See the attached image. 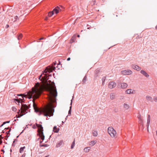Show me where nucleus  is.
<instances>
[{"instance_id": "obj_31", "label": "nucleus", "mask_w": 157, "mask_h": 157, "mask_svg": "<svg viewBox=\"0 0 157 157\" xmlns=\"http://www.w3.org/2000/svg\"><path fill=\"white\" fill-rule=\"evenodd\" d=\"M71 106L70 107V109L69 110V111L68 113L69 114H71Z\"/></svg>"}, {"instance_id": "obj_44", "label": "nucleus", "mask_w": 157, "mask_h": 157, "mask_svg": "<svg viewBox=\"0 0 157 157\" xmlns=\"http://www.w3.org/2000/svg\"><path fill=\"white\" fill-rule=\"evenodd\" d=\"M49 155H47V156H45V157H49Z\"/></svg>"}, {"instance_id": "obj_6", "label": "nucleus", "mask_w": 157, "mask_h": 157, "mask_svg": "<svg viewBox=\"0 0 157 157\" xmlns=\"http://www.w3.org/2000/svg\"><path fill=\"white\" fill-rule=\"evenodd\" d=\"M121 72L122 74L124 75H131L132 73V72L131 70L128 69L123 70Z\"/></svg>"}, {"instance_id": "obj_5", "label": "nucleus", "mask_w": 157, "mask_h": 157, "mask_svg": "<svg viewBox=\"0 0 157 157\" xmlns=\"http://www.w3.org/2000/svg\"><path fill=\"white\" fill-rule=\"evenodd\" d=\"M125 93L126 94H135L136 93V91L133 89H128L125 91Z\"/></svg>"}, {"instance_id": "obj_10", "label": "nucleus", "mask_w": 157, "mask_h": 157, "mask_svg": "<svg viewBox=\"0 0 157 157\" xmlns=\"http://www.w3.org/2000/svg\"><path fill=\"white\" fill-rule=\"evenodd\" d=\"M131 67L132 68L137 71H140L141 70V68L140 67L136 65H132Z\"/></svg>"}, {"instance_id": "obj_33", "label": "nucleus", "mask_w": 157, "mask_h": 157, "mask_svg": "<svg viewBox=\"0 0 157 157\" xmlns=\"http://www.w3.org/2000/svg\"><path fill=\"white\" fill-rule=\"evenodd\" d=\"M15 100L16 101H17L18 103H19L20 102V101L18 99H15Z\"/></svg>"}, {"instance_id": "obj_42", "label": "nucleus", "mask_w": 157, "mask_h": 157, "mask_svg": "<svg viewBox=\"0 0 157 157\" xmlns=\"http://www.w3.org/2000/svg\"><path fill=\"white\" fill-rule=\"evenodd\" d=\"M6 123V122H4L3 123V124H2V125L1 126H2L3 124H5Z\"/></svg>"}, {"instance_id": "obj_12", "label": "nucleus", "mask_w": 157, "mask_h": 157, "mask_svg": "<svg viewBox=\"0 0 157 157\" xmlns=\"http://www.w3.org/2000/svg\"><path fill=\"white\" fill-rule=\"evenodd\" d=\"M110 99L111 100L115 99L116 98V94L114 93H111L109 94Z\"/></svg>"}, {"instance_id": "obj_47", "label": "nucleus", "mask_w": 157, "mask_h": 157, "mask_svg": "<svg viewBox=\"0 0 157 157\" xmlns=\"http://www.w3.org/2000/svg\"><path fill=\"white\" fill-rule=\"evenodd\" d=\"M21 103L22 102H23V101L21 99Z\"/></svg>"}, {"instance_id": "obj_16", "label": "nucleus", "mask_w": 157, "mask_h": 157, "mask_svg": "<svg viewBox=\"0 0 157 157\" xmlns=\"http://www.w3.org/2000/svg\"><path fill=\"white\" fill-rule=\"evenodd\" d=\"M138 118L139 119V123L141 124H143V119L141 118V116L140 114L138 115Z\"/></svg>"}, {"instance_id": "obj_4", "label": "nucleus", "mask_w": 157, "mask_h": 157, "mask_svg": "<svg viewBox=\"0 0 157 157\" xmlns=\"http://www.w3.org/2000/svg\"><path fill=\"white\" fill-rule=\"evenodd\" d=\"M28 109V107L26 105L24 104L22 105L21 107V113H22V114H19V113H20V110H19V111L17 112L18 114H19V115L18 116V117H21L24 114L27 113V110Z\"/></svg>"}, {"instance_id": "obj_21", "label": "nucleus", "mask_w": 157, "mask_h": 157, "mask_svg": "<svg viewBox=\"0 0 157 157\" xmlns=\"http://www.w3.org/2000/svg\"><path fill=\"white\" fill-rule=\"evenodd\" d=\"M90 149V147H87L84 148V151L85 152H88L89 151Z\"/></svg>"}, {"instance_id": "obj_32", "label": "nucleus", "mask_w": 157, "mask_h": 157, "mask_svg": "<svg viewBox=\"0 0 157 157\" xmlns=\"http://www.w3.org/2000/svg\"><path fill=\"white\" fill-rule=\"evenodd\" d=\"M18 18V17L17 16H15V17H14V19H15V20L14 21H16L17 20V19Z\"/></svg>"}, {"instance_id": "obj_34", "label": "nucleus", "mask_w": 157, "mask_h": 157, "mask_svg": "<svg viewBox=\"0 0 157 157\" xmlns=\"http://www.w3.org/2000/svg\"><path fill=\"white\" fill-rule=\"evenodd\" d=\"M25 154H23L22 156H21V157H25Z\"/></svg>"}, {"instance_id": "obj_17", "label": "nucleus", "mask_w": 157, "mask_h": 157, "mask_svg": "<svg viewBox=\"0 0 157 157\" xmlns=\"http://www.w3.org/2000/svg\"><path fill=\"white\" fill-rule=\"evenodd\" d=\"M150 115L148 116V117L147 119V129L148 128L150 124Z\"/></svg>"}, {"instance_id": "obj_37", "label": "nucleus", "mask_w": 157, "mask_h": 157, "mask_svg": "<svg viewBox=\"0 0 157 157\" xmlns=\"http://www.w3.org/2000/svg\"><path fill=\"white\" fill-rule=\"evenodd\" d=\"M48 19V18L47 17H46L45 18V20H47Z\"/></svg>"}, {"instance_id": "obj_15", "label": "nucleus", "mask_w": 157, "mask_h": 157, "mask_svg": "<svg viewBox=\"0 0 157 157\" xmlns=\"http://www.w3.org/2000/svg\"><path fill=\"white\" fill-rule=\"evenodd\" d=\"M64 144L63 141V140H61L60 141H59V142H58V143L57 144L56 147H59L61 145L63 144Z\"/></svg>"}, {"instance_id": "obj_20", "label": "nucleus", "mask_w": 157, "mask_h": 157, "mask_svg": "<svg viewBox=\"0 0 157 157\" xmlns=\"http://www.w3.org/2000/svg\"><path fill=\"white\" fill-rule=\"evenodd\" d=\"M59 130V128H57L56 126L53 127V131L55 132H58Z\"/></svg>"}, {"instance_id": "obj_22", "label": "nucleus", "mask_w": 157, "mask_h": 157, "mask_svg": "<svg viewBox=\"0 0 157 157\" xmlns=\"http://www.w3.org/2000/svg\"><path fill=\"white\" fill-rule=\"evenodd\" d=\"M93 135L94 136H98V132L95 130H93L92 132Z\"/></svg>"}, {"instance_id": "obj_27", "label": "nucleus", "mask_w": 157, "mask_h": 157, "mask_svg": "<svg viewBox=\"0 0 157 157\" xmlns=\"http://www.w3.org/2000/svg\"><path fill=\"white\" fill-rule=\"evenodd\" d=\"M22 36V34H20L18 37V40H20Z\"/></svg>"}, {"instance_id": "obj_26", "label": "nucleus", "mask_w": 157, "mask_h": 157, "mask_svg": "<svg viewBox=\"0 0 157 157\" xmlns=\"http://www.w3.org/2000/svg\"><path fill=\"white\" fill-rule=\"evenodd\" d=\"M87 77L86 76H85L83 79L82 82L83 83H85Z\"/></svg>"}, {"instance_id": "obj_19", "label": "nucleus", "mask_w": 157, "mask_h": 157, "mask_svg": "<svg viewBox=\"0 0 157 157\" xmlns=\"http://www.w3.org/2000/svg\"><path fill=\"white\" fill-rule=\"evenodd\" d=\"M96 141L93 140L89 143V145L91 146H93L96 144Z\"/></svg>"}, {"instance_id": "obj_51", "label": "nucleus", "mask_w": 157, "mask_h": 157, "mask_svg": "<svg viewBox=\"0 0 157 157\" xmlns=\"http://www.w3.org/2000/svg\"><path fill=\"white\" fill-rule=\"evenodd\" d=\"M43 45V43H42V45Z\"/></svg>"}, {"instance_id": "obj_29", "label": "nucleus", "mask_w": 157, "mask_h": 157, "mask_svg": "<svg viewBox=\"0 0 157 157\" xmlns=\"http://www.w3.org/2000/svg\"><path fill=\"white\" fill-rule=\"evenodd\" d=\"M12 110L13 111H16L17 109L15 107H13L12 108Z\"/></svg>"}, {"instance_id": "obj_43", "label": "nucleus", "mask_w": 157, "mask_h": 157, "mask_svg": "<svg viewBox=\"0 0 157 157\" xmlns=\"http://www.w3.org/2000/svg\"><path fill=\"white\" fill-rule=\"evenodd\" d=\"M42 75H41L40 76V78H39V79H40V78H41V76H42Z\"/></svg>"}, {"instance_id": "obj_39", "label": "nucleus", "mask_w": 157, "mask_h": 157, "mask_svg": "<svg viewBox=\"0 0 157 157\" xmlns=\"http://www.w3.org/2000/svg\"><path fill=\"white\" fill-rule=\"evenodd\" d=\"M22 95H23V94H19H19L18 95V96H22Z\"/></svg>"}, {"instance_id": "obj_25", "label": "nucleus", "mask_w": 157, "mask_h": 157, "mask_svg": "<svg viewBox=\"0 0 157 157\" xmlns=\"http://www.w3.org/2000/svg\"><path fill=\"white\" fill-rule=\"evenodd\" d=\"M54 14V13L53 12V11H52V12H49L48 13V16L51 17Z\"/></svg>"}, {"instance_id": "obj_49", "label": "nucleus", "mask_w": 157, "mask_h": 157, "mask_svg": "<svg viewBox=\"0 0 157 157\" xmlns=\"http://www.w3.org/2000/svg\"><path fill=\"white\" fill-rule=\"evenodd\" d=\"M72 104V102L71 103V105Z\"/></svg>"}, {"instance_id": "obj_48", "label": "nucleus", "mask_w": 157, "mask_h": 157, "mask_svg": "<svg viewBox=\"0 0 157 157\" xmlns=\"http://www.w3.org/2000/svg\"><path fill=\"white\" fill-rule=\"evenodd\" d=\"M7 122V123H8V122H9V121H8V122Z\"/></svg>"}, {"instance_id": "obj_13", "label": "nucleus", "mask_w": 157, "mask_h": 157, "mask_svg": "<svg viewBox=\"0 0 157 157\" xmlns=\"http://www.w3.org/2000/svg\"><path fill=\"white\" fill-rule=\"evenodd\" d=\"M146 99L147 101H150L151 102H152L153 101L152 97L149 95H147L146 97Z\"/></svg>"}, {"instance_id": "obj_50", "label": "nucleus", "mask_w": 157, "mask_h": 157, "mask_svg": "<svg viewBox=\"0 0 157 157\" xmlns=\"http://www.w3.org/2000/svg\"><path fill=\"white\" fill-rule=\"evenodd\" d=\"M61 8H63V7L62 6H61Z\"/></svg>"}, {"instance_id": "obj_35", "label": "nucleus", "mask_w": 157, "mask_h": 157, "mask_svg": "<svg viewBox=\"0 0 157 157\" xmlns=\"http://www.w3.org/2000/svg\"><path fill=\"white\" fill-rule=\"evenodd\" d=\"M44 39V37H42V38H40L39 40H43V39Z\"/></svg>"}, {"instance_id": "obj_1", "label": "nucleus", "mask_w": 157, "mask_h": 157, "mask_svg": "<svg viewBox=\"0 0 157 157\" xmlns=\"http://www.w3.org/2000/svg\"><path fill=\"white\" fill-rule=\"evenodd\" d=\"M47 78L46 75L42 78L44 81L47 82L46 85L36 83L32 91H29L24 97L33 98V107L35 111L39 112L40 115L50 117L53 115L54 108L56 106L53 103L56 102L57 92L54 83L49 80L48 83Z\"/></svg>"}, {"instance_id": "obj_45", "label": "nucleus", "mask_w": 157, "mask_h": 157, "mask_svg": "<svg viewBox=\"0 0 157 157\" xmlns=\"http://www.w3.org/2000/svg\"><path fill=\"white\" fill-rule=\"evenodd\" d=\"M156 135L157 136V131H156Z\"/></svg>"}, {"instance_id": "obj_23", "label": "nucleus", "mask_w": 157, "mask_h": 157, "mask_svg": "<svg viewBox=\"0 0 157 157\" xmlns=\"http://www.w3.org/2000/svg\"><path fill=\"white\" fill-rule=\"evenodd\" d=\"M25 146L21 147L19 150V152L20 153L24 151V150L25 148Z\"/></svg>"}, {"instance_id": "obj_40", "label": "nucleus", "mask_w": 157, "mask_h": 157, "mask_svg": "<svg viewBox=\"0 0 157 157\" xmlns=\"http://www.w3.org/2000/svg\"><path fill=\"white\" fill-rule=\"evenodd\" d=\"M155 29L156 30H157V25L155 27Z\"/></svg>"}, {"instance_id": "obj_9", "label": "nucleus", "mask_w": 157, "mask_h": 157, "mask_svg": "<svg viewBox=\"0 0 157 157\" xmlns=\"http://www.w3.org/2000/svg\"><path fill=\"white\" fill-rule=\"evenodd\" d=\"M55 69V67H54L46 68V69L44 71V73H46L48 72H52V70H54Z\"/></svg>"}, {"instance_id": "obj_41", "label": "nucleus", "mask_w": 157, "mask_h": 157, "mask_svg": "<svg viewBox=\"0 0 157 157\" xmlns=\"http://www.w3.org/2000/svg\"><path fill=\"white\" fill-rule=\"evenodd\" d=\"M47 146V144H44V145H43V146L44 147H46Z\"/></svg>"}, {"instance_id": "obj_11", "label": "nucleus", "mask_w": 157, "mask_h": 157, "mask_svg": "<svg viewBox=\"0 0 157 157\" xmlns=\"http://www.w3.org/2000/svg\"><path fill=\"white\" fill-rule=\"evenodd\" d=\"M61 10L58 6L56 7L52 11L54 13H55L57 14L58 13L59 11H61Z\"/></svg>"}, {"instance_id": "obj_14", "label": "nucleus", "mask_w": 157, "mask_h": 157, "mask_svg": "<svg viewBox=\"0 0 157 157\" xmlns=\"http://www.w3.org/2000/svg\"><path fill=\"white\" fill-rule=\"evenodd\" d=\"M140 73L147 78L149 77V75L144 70H141L140 71Z\"/></svg>"}, {"instance_id": "obj_30", "label": "nucleus", "mask_w": 157, "mask_h": 157, "mask_svg": "<svg viewBox=\"0 0 157 157\" xmlns=\"http://www.w3.org/2000/svg\"><path fill=\"white\" fill-rule=\"evenodd\" d=\"M153 100L155 102H157V97H154Z\"/></svg>"}, {"instance_id": "obj_46", "label": "nucleus", "mask_w": 157, "mask_h": 157, "mask_svg": "<svg viewBox=\"0 0 157 157\" xmlns=\"http://www.w3.org/2000/svg\"><path fill=\"white\" fill-rule=\"evenodd\" d=\"M77 36H78V37H79L80 36H79V35H78Z\"/></svg>"}, {"instance_id": "obj_2", "label": "nucleus", "mask_w": 157, "mask_h": 157, "mask_svg": "<svg viewBox=\"0 0 157 157\" xmlns=\"http://www.w3.org/2000/svg\"><path fill=\"white\" fill-rule=\"evenodd\" d=\"M108 134L112 138H116L117 136L116 131L112 127H109L107 129Z\"/></svg>"}, {"instance_id": "obj_24", "label": "nucleus", "mask_w": 157, "mask_h": 157, "mask_svg": "<svg viewBox=\"0 0 157 157\" xmlns=\"http://www.w3.org/2000/svg\"><path fill=\"white\" fill-rule=\"evenodd\" d=\"M75 139L74 140L73 142H72L71 145V148L73 149L75 145Z\"/></svg>"}, {"instance_id": "obj_36", "label": "nucleus", "mask_w": 157, "mask_h": 157, "mask_svg": "<svg viewBox=\"0 0 157 157\" xmlns=\"http://www.w3.org/2000/svg\"><path fill=\"white\" fill-rule=\"evenodd\" d=\"M70 59H71L70 58V57L68 58H67V61H69V60H70Z\"/></svg>"}, {"instance_id": "obj_18", "label": "nucleus", "mask_w": 157, "mask_h": 157, "mask_svg": "<svg viewBox=\"0 0 157 157\" xmlns=\"http://www.w3.org/2000/svg\"><path fill=\"white\" fill-rule=\"evenodd\" d=\"M123 108L125 110H128L129 108V106L128 104L124 103L123 105Z\"/></svg>"}, {"instance_id": "obj_8", "label": "nucleus", "mask_w": 157, "mask_h": 157, "mask_svg": "<svg viewBox=\"0 0 157 157\" xmlns=\"http://www.w3.org/2000/svg\"><path fill=\"white\" fill-rule=\"evenodd\" d=\"M117 85L116 83L114 82H109L108 84V87L110 89L115 88Z\"/></svg>"}, {"instance_id": "obj_3", "label": "nucleus", "mask_w": 157, "mask_h": 157, "mask_svg": "<svg viewBox=\"0 0 157 157\" xmlns=\"http://www.w3.org/2000/svg\"><path fill=\"white\" fill-rule=\"evenodd\" d=\"M36 126L38 128V132L40 137L43 140L44 139V135L43 127L42 125L36 124Z\"/></svg>"}, {"instance_id": "obj_7", "label": "nucleus", "mask_w": 157, "mask_h": 157, "mask_svg": "<svg viewBox=\"0 0 157 157\" xmlns=\"http://www.w3.org/2000/svg\"><path fill=\"white\" fill-rule=\"evenodd\" d=\"M118 86L120 87L121 89H124L127 88L128 86L127 83L124 82L121 83L118 85Z\"/></svg>"}, {"instance_id": "obj_38", "label": "nucleus", "mask_w": 157, "mask_h": 157, "mask_svg": "<svg viewBox=\"0 0 157 157\" xmlns=\"http://www.w3.org/2000/svg\"><path fill=\"white\" fill-rule=\"evenodd\" d=\"M9 27V25H6V28H7Z\"/></svg>"}, {"instance_id": "obj_28", "label": "nucleus", "mask_w": 157, "mask_h": 157, "mask_svg": "<svg viewBox=\"0 0 157 157\" xmlns=\"http://www.w3.org/2000/svg\"><path fill=\"white\" fill-rule=\"evenodd\" d=\"M106 79V78L105 77H104L103 78H102V84H103V83H104V82Z\"/></svg>"}]
</instances>
